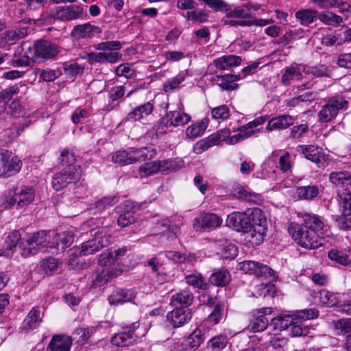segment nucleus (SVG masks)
Returning a JSON list of instances; mask_svg holds the SVG:
<instances>
[{"label": "nucleus", "mask_w": 351, "mask_h": 351, "mask_svg": "<svg viewBox=\"0 0 351 351\" xmlns=\"http://www.w3.org/2000/svg\"><path fill=\"white\" fill-rule=\"evenodd\" d=\"M208 304L213 306V310L207 317V322L213 325L217 324L223 318L224 314V304L220 302H215L213 299L208 301Z\"/></svg>", "instance_id": "nucleus-30"}, {"label": "nucleus", "mask_w": 351, "mask_h": 351, "mask_svg": "<svg viewBox=\"0 0 351 351\" xmlns=\"http://www.w3.org/2000/svg\"><path fill=\"white\" fill-rule=\"evenodd\" d=\"M222 219L215 213H202L195 218L193 228L198 232L213 230L221 225Z\"/></svg>", "instance_id": "nucleus-9"}, {"label": "nucleus", "mask_w": 351, "mask_h": 351, "mask_svg": "<svg viewBox=\"0 0 351 351\" xmlns=\"http://www.w3.org/2000/svg\"><path fill=\"white\" fill-rule=\"evenodd\" d=\"M117 197L115 196L105 197L97 202L95 206L90 208V210L94 214L100 213L114 205L117 202Z\"/></svg>", "instance_id": "nucleus-43"}, {"label": "nucleus", "mask_w": 351, "mask_h": 351, "mask_svg": "<svg viewBox=\"0 0 351 351\" xmlns=\"http://www.w3.org/2000/svg\"><path fill=\"white\" fill-rule=\"evenodd\" d=\"M21 167V160L12 152L4 151L0 153V177L15 175Z\"/></svg>", "instance_id": "nucleus-7"}, {"label": "nucleus", "mask_w": 351, "mask_h": 351, "mask_svg": "<svg viewBox=\"0 0 351 351\" xmlns=\"http://www.w3.org/2000/svg\"><path fill=\"white\" fill-rule=\"evenodd\" d=\"M329 69L324 64H319L315 66L305 65V75H311L315 77L329 76Z\"/></svg>", "instance_id": "nucleus-45"}, {"label": "nucleus", "mask_w": 351, "mask_h": 351, "mask_svg": "<svg viewBox=\"0 0 351 351\" xmlns=\"http://www.w3.org/2000/svg\"><path fill=\"white\" fill-rule=\"evenodd\" d=\"M340 207L342 208L343 214L345 216L351 215V193L345 192L340 196Z\"/></svg>", "instance_id": "nucleus-55"}, {"label": "nucleus", "mask_w": 351, "mask_h": 351, "mask_svg": "<svg viewBox=\"0 0 351 351\" xmlns=\"http://www.w3.org/2000/svg\"><path fill=\"white\" fill-rule=\"evenodd\" d=\"M295 118L289 114H282L271 119L267 125V130H285L294 123Z\"/></svg>", "instance_id": "nucleus-24"}, {"label": "nucleus", "mask_w": 351, "mask_h": 351, "mask_svg": "<svg viewBox=\"0 0 351 351\" xmlns=\"http://www.w3.org/2000/svg\"><path fill=\"white\" fill-rule=\"evenodd\" d=\"M191 119V116L182 110L167 111L153 127V132L157 136L165 134L169 128L184 126Z\"/></svg>", "instance_id": "nucleus-2"}, {"label": "nucleus", "mask_w": 351, "mask_h": 351, "mask_svg": "<svg viewBox=\"0 0 351 351\" xmlns=\"http://www.w3.org/2000/svg\"><path fill=\"white\" fill-rule=\"evenodd\" d=\"M298 148L300 149L307 160H309L315 163H319L320 162L322 148L319 147L315 145H299Z\"/></svg>", "instance_id": "nucleus-37"}, {"label": "nucleus", "mask_w": 351, "mask_h": 351, "mask_svg": "<svg viewBox=\"0 0 351 351\" xmlns=\"http://www.w3.org/2000/svg\"><path fill=\"white\" fill-rule=\"evenodd\" d=\"M186 17L188 20H191L195 23H205L208 21V14L204 10L187 12Z\"/></svg>", "instance_id": "nucleus-57"}, {"label": "nucleus", "mask_w": 351, "mask_h": 351, "mask_svg": "<svg viewBox=\"0 0 351 351\" xmlns=\"http://www.w3.org/2000/svg\"><path fill=\"white\" fill-rule=\"evenodd\" d=\"M160 255L148 258L145 263V266L150 267L156 274L164 269Z\"/></svg>", "instance_id": "nucleus-63"}, {"label": "nucleus", "mask_w": 351, "mask_h": 351, "mask_svg": "<svg viewBox=\"0 0 351 351\" xmlns=\"http://www.w3.org/2000/svg\"><path fill=\"white\" fill-rule=\"evenodd\" d=\"M254 316V320L251 324V330L254 332H262L265 330L269 324L268 319L265 315H256Z\"/></svg>", "instance_id": "nucleus-51"}, {"label": "nucleus", "mask_w": 351, "mask_h": 351, "mask_svg": "<svg viewBox=\"0 0 351 351\" xmlns=\"http://www.w3.org/2000/svg\"><path fill=\"white\" fill-rule=\"evenodd\" d=\"M238 250L235 245L230 241L224 240L221 248V254L223 258L226 259H232L237 256Z\"/></svg>", "instance_id": "nucleus-48"}, {"label": "nucleus", "mask_w": 351, "mask_h": 351, "mask_svg": "<svg viewBox=\"0 0 351 351\" xmlns=\"http://www.w3.org/2000/svg\"><path fill=\"white\" fill-rule=\"evenodd\" d=\"M348 108V102L343 97H332L322 106L318 112V120L321 123L330 122L337 117L340 110H346Z\"/></svg>", "instance_id": "nucleus-6"}, {"label": "nucleus", "mask_w": 351, "mask_h": 351, "mask_svg": "<svg viewBox=\"0 0 351 351\" xmlns=\"http://www.w3.org/2000/svg\"><path fill=\"white\" fill-rule=\"evenodd\" d=\"M293 317L289 315H279L271 319V324L275 329L285 330L288 329L293 324Z\"/></svg>", "instance_id": "nucleus-41"}, {"label": "nucleus", "mask_w": 351, "mask_h": 351, "mask_svg": "<svg viewBox=\"0 0 351 351\" xmlns=\"http://www.w3.org/2000/svg\"><path fill=\"white\" fill-rule=\"evenodd\" d=\"M112 161L120 165H127L133 163L131 151H118L112 156Z\"/></svg>", "instance_id": "nucleus-49"}, {"label": "nucleus", "mask_w": 351, "mask_h": 351, "mask_svg": "<svg viewBox=\"0 0 351 351\" xmlns=\"http://www.w3.org/2000/svg\"><path fill=\"white\" fill-rule=\"evenodd\" d=\"M43 316L39 307H33L23 319L21 330L28 332L38 328L43 322Z\"/></svg>", "instance_id": "nucleus-15"}, {"label": "nucleus", "mask_w": 351, "mask_h": 351, "mask_svg": "<svg viewBox=\"0 0 351 351\" xmlns=\"http://www.w3.org/2000/svg\"><path fill=\"white\" fill-rule=\"evenodd\" d=\"M227 225L238 232H246L252 228V222L250 214L246 213L233 212L228 215Z\"/></svg>", "instance_id": "nucleus-11"}, {"label": "nucleus", "mask_w": 351, "mask_h": 351, "mask_svg": "<svg viewBox=\"0 0 351 351\" xmlns=\"http://www.w3.org/2000/svg\"><path fill=\"white\" fill-rule=\"evenodd\" d=\"M184 80V75L182 73H179L174 77L169 79L164 84V90L168 92L173 90L180 86V84Z\"/></svg>", "instance_id": "nucleus-59"}, {"label": "nucleus", "mask_w": 351, "mask_h": 351, "mask_svg": "<svg viewBox=\"0 0 351 351\" xmlns=\"http://www.w3.org/2000/svg\"><path fill=\"white\" fill-rule=\"evenodd\" d=\"M160 160L152 161L142 165L138 169L141 178L147 177L158 172Z\"/></svg>", "instance_id": "nucleus-44"}, {"label": "nucleus", "mask_w": 351, "mask_h": 351, "mask_svg": "<svg viewBox=\"0 0 351 351\" xmlns=\"http://www.w3.org/2000/svg\"><path fill=\"white\" fill-rule=\"evenodd\" d=\"M49 237V236L43 230L27 234L19 244L22 256H29L37 254L45 247H52V245L47 242Z\"/></svg>", "instance_id": "nucleus-3"}, {"label": "nucleus", "mask_w": 351, "mask_h": 351, "mask_svg": "<svg viewBox=\"0 0 351 351\" xmlns=\"http://www.w3.org/2000/svg\"><path fill=\"white\" fill-rule=\"evenodd\" d=\"M136 297V292L132 289H117L108 296V300L110 304L119 305L131 302Z\"/></svg>", "instance_id": "nucleus-21"}, {"label": "nucleus", "mask_w": 351, "mask_h": 351, "mask_svg": "<svg viewBox=\"0 0 351 351\" xmlns=\"http://www.w3.org/2000/svg\"><path fill=\"white\" fill-rule=\"evenodd\" d=\"M34 191L32 187H24L8 200V206L19 208L28 205L34 199Z\"/></svg>", "instance_id": "nucleus-13"}, {"label": "nucleus", "mask_w": 351, "mask_h": 351, "mask_svg": "<svg viewBox=\"0 0 351 351\" xmlns=\"http://www.w3.org/2000/svg\"><path fill=\"white\" fill-rule=\"evenodd\" d=\"M121 47L122 44L118 40L101 42L94 45V48L99 51H117Z\"/></svg>", "instance_id": "nucleus-53"}, {"label": "nucleus", "mask_w": 351, "mask_h": 351, "mask_svg": "<svg viewBox=\"0 0 351 351\" xmlns=\"http://www.w3.org/2000/svg\"><path fill=\"white\" fill-rule=\"evenodd\" d=\"M298 216L301 217L303 219L302 225L309 230H313L318 234L324 227V222L316 215H312L308 213H298Z\"/></svg>", "instance_id": "nucleus-28"}, {"label": "nucleus", "mask_w": 351, "mask_h": 351, "mask_svg": "<svg viewBox=\"0 0 351 351\" xmlns=\"http://www.w3.org/2000/svg\"><path fill=\"white\" fill-rule=\"evenodd\" d=\"M239 268L245 273L254 274L257 277L270 276L273 272V270L266 265L252 261L240 263Z\"/></svg>", "instance_id": "nucleus-14"}, {"label": "nucleus", "mask_w": 351, "mask_h": 351, "mask_svg": "<svg viewBox=\"0 0 351 351\" xmlns=\"http://www.w3.org/2000/svg\"><path fill=\"white\" fill-rule=\"evenodd\" d=\"M318 14L319 12L314 9H302L295 12V17L302 25L308 26L316 19H318Z\"/></svg>", "instance_id": "nucleus-32"}, {"label": "nucleus", "mask_w": 351, "mask_h": 351, "mask_svg": "<svg viewBox=\"0 0 351 351\" xmlns=\"http://www.w3.org/2000/svg\"><path fill=\"white\" fill-rule=\"evenodd\" d=\"M266 119L265 117H258L254 120L247 123L239 128L235 132L234 134H230V137L228 140V145H234L251 136L254 134L256 132H259L260 130H254V128L257 126L263 124Z\"/></svg>", "instance_id": "nucleus-8"}, {"label": "nucleus", "mask_w": 351, "mask_h": 351, "mask_svg": "<svg viewBox=\"0 0 351 351\" xmlns=\"http://www.w3.org/2000/svg\"><path fill=\"white\" fill-rule=\"evenodd\" d=\"M154 105L150 101L141 104L132 110L126 116L125 121L134 123L147 118L152 113Z\"/></svg>", "instance_id": "nucleus-19"}, {"label": "nucleus", "mask_w": 351, "mask_h": 351, "mask_svg": "<svg viewBox=\"0 0 351 351\" xmlns=\"http://www.w3.org/2000/svg\"><path fill=\"white\" fill-rule=\"evenodd\" d=\"M262 225L256 226V228H252L250 230L245 232L246 234L245 239L252 245H258L261 244L263 240L266 232V228H264L265 220L262 219L260 222Z\"/></svg>", "instance_id": "nucleus-27"}, {"label": "nucleus", "mask_w": 351, "mask_h": 351, "mask_svg": "<svg viewBox=\"0 0 351 351\" xmlns=\"http://www.w3.org/2000/svg\"><path fill=\"white\" fill-rule=\"evenodd\" d=\"M211 116L213 119L220 122L230 118V111L228 106L221 105L212 109Z\"/></svg>", "instance_id": "nucleus-47"}, {"label": "nucleus", "mask_w": 351, "mask_h": 351, "mask_svg": "<svg viewBox=\"0 0 351 351\" xmlns=\"http://www.w3.org/2000/svg\"><path fill=\"white\" fill-rule=\"evenodd\" d=\"M318 19L324 25L335 27L341 26L343 23V18L331 11L319 12Z\"/></svg>", "instance_id": "nucleus-36"}, {"label": "nucleus", "mask_w": 351, "mask_h": 351, "mask_svg": "<svg viewBox=\"0 0 351 351\" xmlns=\"http://www.w3.org/2000/svg\"><path fill=\"white\" fill-rule=\"evenodd\" d=\"M206 332L200 328L195 329L187 338V345L193 349H197L206 339Z\"/></svg>", "instance_id": "nucleus-42"}, {"label": "nucleus", "mask_w": 351, "mask_h": 351, "mask_svg": "<svg viewBox=\"0 0 351 351\" xmlns=\"http://www.w3.org/2000/svg\"><path fill=\"white\" fill-rule=\"evenodd\" d=\"M228 343V337L226 335H217L213 337L208 344L213 351H219L223 349Z\"/></svg>", "instance_id": "nucleus-54"}, {"label": "nucleus", "mask_w": 351, "mask_h": 351, "mask_svg": "<svg viewBox=\"0 0 351 351\" xmlns=\"http://www.w3.org/2000/svg\"><path fill=\"white\" fill-rule=\"evenodd\" d=\"M242 78L241 74H226L223 75H216L213 77V81L215 82L223 90H233L238 88V84L235 82Z\"/></svg>", "instance_id": "nucleus-22"}, {"label": "nucleus", "mask_w": 351, "mask_h": 351, "mask_svg": "<svg viewBox=\"0 0 351 351\" xmlns=\"http://www.w3.org/2000/svg\"><path fill=\"white\" fill-rule=\"evenodd\" d=\"M251 220L252 222V228H256V226H261V221L262 219L265 220L264 228L267 229V221L265 217L263 215L262 211L259 208H254L250 213Z\"/></svg>", "instance_id": "nucleus-61"}, {"label": "nucleus", "mask_w": 351, "mask_h": 351, "mask_svg": "<svg viewBox=\"0 0 351 351\" xmlns=\"http://www.w3.org/2000/svg\"><path fill=\"white\" fill-rule=\"evenodd\" d=\"M136 215L134 211L127 209L121 213L117 219V223L121 227H126L136 221Z\"/></svg>", "instance_id": "nucleus-50"}, {"label": "nucleus", "mask_w": 351, "mask_h": 351, "mask_svg": "<svg viewBox=\"0 0 351 351\" xmlns=\"http://www.w3.org/2000/svg\"><path fill=\"white\" fill-rule=\"evenodd\" d=\"M319 193V188L316 185L298 186L295 189V195L300 199L311 200Z\"/></svg>", "instance_id": "nucleus-34"}, {"label": "nucleus", "mask_w": 351, "mask_h": 351, "mask_svg": "<svg viewBox=\"0 0 351 351\" xmlns=\"http://www.w3.org/2000/svg\"><path fill=\"white\" fill-rule=\"evenodd\" d=\"M207 126L208 123L206 120L197 121L188 126L185 131L186 138L192 141L195 140L204 133Z\"/></svg>", "instance_id": "nucleus-33"}, {"label": "nucleus", "mask_w": 351, "mask_h": 351, "mask_svg": "<svg viewBox=\"0 0 351 351\" xmlns=\"http://www.w3.org/2000/svg\"><path fill=\"white\" fill-rule=\"evenodd\" d=\"M258 10V6H254L251 3L237 6L233 9L230 5V10L226 12V17L230 19H240L241 20H250L252 18L251 9Z\"/></svg>", "instance_id": "nucleus-23"}, {"label": "nucleus", "mask_w": 351, "mask_h": 351, "mask_svg": "<svg viewBox=\"0 0 351 351\" xmlns=\"http://www.w3.org/2000/svg\"><path fill=\"white\" fill-rule=\"evenodd\" d=\"M139 327L138 323L134 322L123 327V332L114 335L111 338V343L117 346H128L136 341L138 336L135 330Z\"/></svg>", "instance_id": "nucleus-10"}, {"label": "nucleus", "mask_w": 351, "mask_h": 351, "mask_svg": "<svg viewBox=\"0 0 351 351\" xmlns=\"http://www.w3.org/2000/svg\"><path fill=\"white\" fill-rule=\"evenodd\" d=\"M296 316L304 320L313 319L318 317L319 311L316 308L300 310L296 311Z\"/></svg>", "instance_id": "nucleus-62"}, {"label": "nucleus", "mask_w": 351, "mask_h": 351, "mask_svg": "<svg viewBox=\"0 0 351 351\" xmlns=\"http://www.w3.org/2000/svg\"><path fill=\"white\" fill-rule=\"evenodd\" d=\"M318 297L319 302L323 305L334 306L337 304L335 295L328 291L322 290L319 291Z\"/></svg>", "instance_id": "nucleus-52"}, {"label": "nucleus", "mask_w": 351, "mask_h": 351, "mask_svg": "<svg viewBox=\"0 0 351 351\" xmlns=\"http://www.w3.org/2000/svg\"><path fill=\"white\" fill-rule=\"evenodd\" d=\"M101 32L99 26L91 25L90 23L75 25L71 35L76 39L91 38L95 35Z\"/></svg>", "instance_id": "nucleus-17"}, {"label": "nucleus", "mask_w": 351, "mask_h": 351, "mask_svg": "<svg viewBox=\"0 0 351 351\" xmlns=\"http://www.w3.org/2000/svg\"><path fill=\"white\" fill-rule=\"evenodd\" d=\"M84 70V66L74 62L66 64L64 71L66 76L70 79H74L75 77Z\"/></svg>", "instance_id": "nucleus-56"}, {"label": "nucleus", "mask_w": 351, "mask_h": 351, "mask_svg": "<svg viewBox=\"0 0 351 351\" xmlns=\"http://www.w3.org/2000/svg\"><path fill=\"white\" fill-rule=\"evenodd\" d=\"M59 53L56 45L47 40H39L34 46V57L48 60L54 58Z\"/></svg>", "instance_id": "nucleus-16"}, {"label": "nucleus", "mask_w": 351, "mask_h": 351, "mask_svg": "<svg viewBox=\"0 0 351 351\" xmlns=\"http://www.w3.org/2000/svg\"><path fill=\"white\" fill-rule=\"evenodd\" d=\"M208 280L213 285L223 287L229 284L231 276L227 269H219L213 272Z\"/></svg>", "instance_id": "nucleus-35"}, {"label": "nucleus", "mask_w": 351, "mask_h": 351, "mask_svg": "<svg viewBox=\"0 0 351 351\" xmlns=\"http://www.w3.org/2000/svg\"><path fill=\"white\" fill-rule=\"evenodd\" d=\"M193 301V295L189 289H183L171 296L170 304L176 308H185Z\"/></svg>", "instance_id": "nucleus-25"}, {"label": "nucleus", "mask_w": 351, "mask_h": 351, "mask_svg": "<svg viewBox=\"0 0 351 351\" xmlns=\"http://www.w3.org/2000/svg\"><path fill=\"white\" fill-rule=\"evenodd\" d=\"M185 280L188 285L195 288L204 289L206 284L202 274L198 272H194L185 276Z\"/></svg>", "instance_id": "nucleus-46"}, {"label": "nucleus", "mask_w": 351, "mask_h": 351, "mask_svg": "<svg viewBox=\"0 0 351 351\" xmlns=\"http://www.w3.org/2000/svg\"><path fill=\"white\" fill-rule=\"evenodd\" d=\"M191 312L182 308H176L167 315L168 321L174 328L185 325L191 320Z\"/></svg>", "instance_id": "nucleus-18"}, {"label": "nucleus", "mask_w": 351, "mask_h": 351, "mask_svg": "<svg viewBox=\"0 0 351 351\" xmlns=\"http://www.w3.org/2000/svg\"><path fill=\"white\" fill-rule=\"evenodd\" d=\"M329 178L330 182L337 186L345 189L351 186V173L348 171L332 172Z\"/></svg>", "instance_id": "nucleus-31"}, {"label": "nucleus", "mask_w": 351, "mask_h": 351, "mask_svg": "<svg viewBox=\"0 0 351 351\" xmlns=\"http://www.w3.org/2000/svg\"><path fill=\"white\" fill-rule=\"evenodd\" d=\"M21 87V85L14 84V86H9L0 91L1 97L5 104L10 101L14 95H17L20 92V88Z\"/></svg>", "instance_id": "nucleus-60"}, {"label": "nucleus", "mask_w": 351, "mask_h": 351, "mask_svg": "<svg viewBox=\"0 0 351 351\" xmlns=\"http://www.w3.org/2000/svg\"><path fill=\"white\" fill-rule=\"evenodd\" d=\"M83 8L77 5L58 6L52 9L51 15L62 21H71L82 18Z\"/></svg>", "instance_id": "nucleus-12"}, {"label": "nucleus", "mask_w": 351, "mask_h": 351, "mask_svg": "<svg viewBox=\"0 0 351 351\" xmlns=\"http://www.w3.org/2000/svg\"><path fill=\"white\" fill-rule=\"evenodd\" d=\"M288 230L292 238L304 248L316 249L322 245V240L319 234L308 230L302 224L291 223Z\"/></svg>", "instance_id": "nucleus-1"}, {"label": "nucleus", "mask_w": 351, "mask_h": 351, "mask_svg": "<svg viewBox=\"0 0 351 351\" xmlns=\"http://www.w3.org/2000/svg\"><path fill=\"white\" fill-rule=\"evenodd\" d=\"M73 341L72 338L64 334L53 336L46 351H70Z\"/></svg>", "instance_id": "nucleus-20"}, {"label": "nucleus", "mask_w": 351, "mask_h": 351, "mask_svg": "<svg viewBox=\"0 0 351 351\" xmlns=\"http://www.w3.org/2000/svg\"><path fill=\"white\" fill-rule=\"evenodd\" d=\"M20 239L21 234L19 230H14L12 231L5 241L6 250H12L16 247Z\"/></svg>", "instance_id": "nucleus-58"}, {"label": "nucleus", "mask_w": 351, "mask_h": 351, "mask_svg": "<svg viewBox=\"0 0 351 351\" xmlns=\"http://www.w3.org/2000/svg\"><path fill=\"white\" fill-rule=\"evenodd\" d=\"M303 73L305 74V65L300 64L287 68L281 77L282 83L287 85L295 79H301Z\"/></svg>", "instance_id": "nucleus-29"}, {"label": "nucleus", "mask_w": 351, "mask_h": 351, "mask_svg": "<svg viewBox=\"0 0 351 351\" xmlns=\"http://www.w3.org/2000/svg\"><path fill=\"white\" fill-rule=\"evenodd\" d=\"M328 257L334 263L342 266H348L351 263L349 256L344 252L337 249H332L328 253Z\"/></svg>", "instance_id": "nucleus-38"}, {"label": "nucleus", "mask_w": 351, "mask_h": 351, "mask_svg": "<svg viewBox=\"0 0 351 351\" xmlns=\"http://www.w3.org/2000/svg\"><path fill=\"white\" fill-rule=\"evenodd\" d=\"M80 166L69 165L53 176L51 184L56 191H60L68 185L77 182L82 176Z\"/></svg>", "instance_id": "nucleus-5"}, {"label": "nucleus", "mask_w": 351, "mask_h": 351, "mask_svg": "<svg viewBox=\"0 0 351 351\" xmlns=\"http://www.w3.org/2000/svg\"><path fill=\"white\" fill-rule=\"evenodd\" d=\"M60 159L61 163L66 167L73 165L75 162V155L73 152L64 149L61 152Z\"/></svg>", "instance_id": "nucleus-64"}, {"label": "nucleus", "mask_w": 351, "mask_h": 351, "mask_svg": "<svg viewBox=\"0 0 351 351\" xmlns=\"http://www.w3.org/2000/svg\"><path fill=\"white\" fill-rule=\"evenodd\" d=\"M242 59L235 55H226L219 57L213 61L215 66L219 70H228L232 67L241 64Z\"/></svg>", "instance_id": "nucleus-26"}, {"label": "nucleus", "mask_w": 351, "mask_h": 351, "mask_svg": "<svg viewBox=\"0 0 351 351\" xmlns=\"http://www.w3.org/2000/svg\"><path fill=\"white\" fill-rule=\"evenodd\" d=\"M91 234L94 235L93 239L82 243L78 253L80 256L93 254L110 245L111 237L106 228L97 230H92Z\"/></svg>", "instance_id": "nucleus-4"}, {"label": "nucleus", "mask_w": 351, "mask_h": 351, "mask_svg": "<svg viewBox=\"0 0 351 351\" xmlns=\"http://www.w3.org/2000/svg\"><path fill=\"white\" fill-rule=\"evenodd\" d=\"M54 241L57 247L65 249L73 243L74 235L69 231H63L56 234Z\"/></svg>", "instance_id": "nucleus-40"}, {"label": "nucleus", "mask_w": 351, "mask_h": 351, "mask_svg": "<svg viewBox=\"0 0 351 351\" xmlns=\"http://www.w3.org/2000/svg\"><path fill=\"white\" fill-rule=\"evenodd\" d=\"M133 163L138 161H143L147 158H152L156 155V152L150 147H143L131 151Z\"/></svg>", "instance_id": "nucleus-39"}]
</instances>
